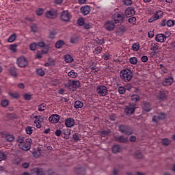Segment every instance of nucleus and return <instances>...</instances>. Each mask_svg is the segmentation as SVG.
Returning <instances> with one entry per match:
<instances>
[{"label":"nucleus","instance_id":"obj_46","mask_svg":"<svg viewBox=\"0 0 175 175\" xmlns=\"http://www.w3.org/2000/svg\"><path fill=\"white\" fill-rule=\"evenodd\" d=\"M126 89L124 86H119L118 88V92L119 94H124L126 92Z\"/></svg>","mask_w":175,"mask_h":175},{"label":"nucleus","instance_id":"obj_8","mask_svg":"<svg viewBox=\"0 0 175 175\" xmlns=\"http://www.w3.org/2000/svg\"><path fill=\"white\" fill-rule=\"evenodd\" d=\"M17 65L21 68H25L28 66V60L24 57H21L20 58H17Z\"/></svg>","mask_w":175,"mask_h":175},{"label":"nucleus","instance_id":"obj_40","mask_svg":"<svg viewBox=\"0 0 175 175\" xmlns=\"http://www.w3.org/2000/svg\"><path fill=\"white\" fill-rule=\"evenodd\" d=\"M102 51H103V47L102 46H97V47L95 48L94 54L98 55V54L101 53Z\"/></svg>","mask_w":175,"mask_h":175},{"label":"nucleus","instance_id":"obj_29","mask_svg":"<svg viewBox=\"0 0 175 175\" xmlns=\"http://www.w3.org/2000/svg\"><path fill=\"white\" fill-rule=\"evenodd\" d=\"M121 150V147L119 145H115L112 147V152L116 154L120 152Z\"/></svg>","mask_w":175,"mask_h":175},{"label":"nucleus","instance_id":"obj_56","mask_svg":"<svg viewBox=\"0 0 175 175\" xmlns=\"http://www.w3.org/2000/svg\"><path fill=\"white\" fill-rule=\"evenodd\" d=\"M78 42V38L77 37H72L70 38V43L71 44H76Z\"/></svg>","mask_w":175,"mask_h":175},{"label":"nucleus","instance_id":"obj_33","mask_svg":"<svg viewBox=\"0 0 175 175\" xmlns=\"http://www.w3.org/2000/svg\"><path fill=\"white\" fill-rule=\"evenodd\" d=\"M36 73L38 75L40 76V77H43L45 75V72L44 70H42V68H37L36 70Z\"/></svg>","mask_w":175,"mask_h":175},{"label":"nucleus","instance_id":"obj_39","mask_svg":"<svg viewBox=\"0 0 175 175\" xmlns=\"http://www.w3.org/2000/svg\"><path fill=\"white\" fill-rule=\"evenodd\" d=\"M77 24H78L80 27H82L85 25L84 19L82 17L79 18L78 21H77Z\"/></svg>","mask_w":175,"mask_h":175},{"label":"nucleus","instance_id":"obj_50","mask_svg":"<svg viewBox=\"0 0 175 175\" xmlns=\"http://www.w3.org/2000/svg\"><path fill=\"white\" fill-rule=\"evenodd\" d=\"M123 4L126 6H131L132 5V0H123Z\"/></svg>","mask_w":175,"mask_h":175},{"label":"nucleus","instance_id":"obj_52","mask_svg":"<svg viewBox=\"0 0 175 175\" xmlns=\"http://www.w3.org/2000/svg\"><path fill=\"white\" fill-rule=\"evenodd\" d=\"M128 22L131 24L135 25L136 18L135 16H133V17L129 18Z\"/></svg>","mask_w":175,"mask_h":175},{"label":"nucleus","instance_id":"obj_31","mask_svg":"<svg viewBox=\"0 0 175 175\" xmlns=\"http://www.w3.org/2000/svg\"><path fill=\"white\" fill-rule=\"evenodd\" d=\"M159 49V45L157 43H152L150 44V51H156Z\"/></svg>","mask_w":175,"mask_h":175},{"label":"nucleus","instance_id":"obj_13","mask_svg":"<svg viewBox=\"0 0 175 175\" xmlns=\"http://www.w3.org/2000/svg\"><path fill=\"white\" fill-rule=\"evenodd\" d=\"M46 16L50 19H55L57 16V12L55 10L47 11L46 13Z\"/></svg>","mask_w":175,"mask_h":175},{"label":"nucleus","instance_id":"obj_2","mask_svg":"<svg viewBox=\"0 0 175 175\" xmlns=\"http://www.w3.org/2000/svg\"><path fill=\"white\" fill-rule=\"evenodd\" d=\"M113 23L115 24H121L124 22V14L122 12H116L113 14Z\"/></svg>","mask_w":175,"mask_h":175},{"label":"nucleus","instance_id":"obj_63","mask_svg":"<svg viewBox=\"0 0 175 175\" xmlns=\"http://www.w3.org/2000/svg\"><path fill=\"white\" fill-rule=\"evenodd\" d=\"M10 96H11V97L14 98H19V94H18V93H16V92L10 93Z\"/></svg>","mask_w":175,"mask_h":175},{"label":"nucleus","instance_id":"obj_15","mask_svg":"<svg viewBox=\"0 0 175 175\" xmlns=\"http://www.w3.org/2000/svg\"><path fill=\"white\" fill-rule=\"evenodd\" d=\"M167 97V92L165 90H161L157 95V98L160 100H165Z\"/></svg>","mask_w":175,"mask_h":175},{"label":"nucleus","instance_id":"obj_4","mask_svg":"<svg viewBox=\"0 0 175 175\" xmlns=\"http://www.w3.org/2000/svg\"><path fill=\"white\" fill-rule=\"evenodd\" d=\"M119 131L126 135H131L133 133L131 128L124 124L119 126Z\"/></svg>","mask_w":175,"mask_h":175},{"label":"nucleus","instance_id":"obj_6","mask_svg":"<svg viewBox=\"0 0 175 175\" xmlns=\"http://www.w3.org/2000/svg\"><path fill=\"white\" fill-rule=\"evenodd\" d=\"M168 36H164L162 33H159L157 36H155V40L159 43H164L166 41L167 38H170L171 36V33H167Z\"/></svg>","mask_w":175,"mask_h":175},{"label":"nucleus","instance_id":"obj_44","mask_svg":"<svg viewBox=\"0 0 175 175\" xmlns=\"http://www.w3.org/2000/svg\"><path fill=\"white\" fill-rule=\"evenodd\" d=\"M175 24V21H172V20H169L166 22V25L167 27H172Z\"/></svg>","mask_w":175,"mask_h":175},{"label":"nucleus","instance_id":"obj_37","mask_svg":"<svg viewBox=\"0 0 175 175\" xmlns=\"http://www.w3.org/2000/svg\"><path fill=\"white\" fill-rule=\"evenodd\" d=\"M110 133L109 131L103 130L100 132V135L102 137H105Z\"/></svg>","mask_w":175,"mask_h":175},{"label":"nucleus","instance_id":"obj_9","mask_svg":"<svg viewBox=\"0 0 175 175\" xmlns=\"http://www.w3.org/2000/svg\"><path fill=\"white\" fill-rule=\"evenodd\" d=\"M163 13L161 10L157 11L152 17L148 19V23H152L153 21L159 20V18L163 16Z\"/></svg>","mask_w":175,"mask_h":175},{"label":"nucleus","instance_id":"obj_62","mask_svg":"<svg viewBox=\"0 0 175 175\" xmlns=\"http://www.w3.org/2000/svg\"><path fill=\"white\" fill-rule=\"evenodd\" d=\"M72 138H73V140H74L75 142H78V141L79 140V134H78V133H75V134L73 135Z\"/></svg>","mask_w":175,"mask_h":175},{"label":"nucleus","instance_id":"obj_59","mask_svg":"<svg viewBox=\"0 0 175 175\" xmlns=\"http://www.w3.org/2000/svg\"><path fill=\"white\" fill-rule=\"evenodd\" d=\"M31 30L33 33H36L38 31L37 26L36 25H33L31 26Z\"/></svg>","mask_w":175,"mask_h":175},{"label":"nucleus","instance_id":"obj_60","mask_svg":"<svg viewBox=\"0 0 175 175\" xmlns=\"http://www.w3.org/2000/svg\"><path fill=\"white\" fill-rule=\"evenodd\" d=\"M57 33L54 31H51L49 33V38L54 39L55 38Z\"/></svg>","mask_w":175,"mask_h":175},{"label":"nucleus","instance_id":"obj_54","mask_svg":"<svg viewBox=\"0 0 175 175\" xmlns=\"http://www.w3.org/2000/svg\"><path fill=\"white\" fill-rule=\"evenodd\" d=\"M157 117L159 118L160 120H163L166 118V114L163 113H159Z\"/></svg>","mask_w":175,"mask_h":175},{"label":"nucleus","instance_id":"obj_22","mask_svg":"<svg viewBox=\"0 0 175 175\" xmlns=\"http://www.w3.org/2000/svg\"><path fill=\"white\" fill-rule=\"evenodd\" d=\"M174 82V79L172 77H170L168 78H165L163 81V85L164 86L171 85Z\"/></svg>","mask_w":175,"mask_h":175},{"label":"nucleus","instance_id":"obj_3","mask_svg":"<svg viewBox=\"0 0 175 175\" xmlns=\"http://www.w3.org/2000/svg\"><path fill=\"white\" fill-rule=\"evenodd\" d=\"M136 109L137 105L135 103L129 104L127 106H126V108H124V113H126L127 116H131L134 113Z\"/></svg>","mask_w":175,"mask_h":175},{"label":"nucleus","instance_id":"obj_48","mask_svg":"<svg viewBox=\"0 0 175 175\" xmlns=\"http://www.w3.org/2000/svg\"><path fill=\"white\" fill-rule=\"evenodd\" d=\"M135 157L137 159H142L143 158V154L140 150H137L135 152Z\"/></svg>","mask_w":175,"mask_h":175},{"label":"nucleus","instance_id":"obj_27","mask_svg":"<svg viewBox=\"0 0 175 175\" xmlns=\"http://www.w3.org/2000/svg\"><path fill=\"white\" fill-rule=\"evenodd\" d=\"M10 74L14 77H17L18 74H17V69L15 67H12L10 69Z\"/></svg>","mask_w":175,"mask_h":175},{"label":"nucleus","instance_id":"obj_64","mask_svg":"<svg viewBox=\"0 0 175 175\" xmlns=\"http://www.w3.org/2000/svg\"><path fill=\"white\" fill-rule=\"evenodd\" d=\"M148 59V57H147L146 55H144V56H142V58H141V60H142V62H144V63L147 62Z\"/></svg>","mask_w":175,"mask_h":175},{"label":"nucleus","instance_id":"obj_24","mask_svg":"<svg viewBox=\"0 0 175 175\" xmlns=\"http://www.w3.org/2000/svg\"><path fill=\"white\" fill-rule=\"evenodd\" d=\"M158 69L161 75H164L167 72V69L165 68L162 64H159Z\"/></svg>","mask_w":175,"mask_h":175},{"label":"nucleus","instance_id":"obj_51","mask_svg":"<svg viewBox=\"0 0 175 175\" xmlns=\"http://www.w3.org/2000/svg\"><path fill=\"white\" fill-rule=\"evenodd\" d=\"M129 62H131V64L133 65H135L137 64V59L136 57H131V58H129Z\"/></svg>","mask_w":175,"mask_h":175},{"label":"nucleus","instance_id":"obj_45","mask_svg":"<svg viewBox=\"0 0 175 175\" xmlns=\"http://www.w3.org/2000/svg\"><path fill=\"white\" fill-rule=\"evenodd\" d=\"M83 27L85 29H92L93 27V24L92 23H85L83 25Z\"/></svg>","mask_w":175,"mask_h":175},{"label":"nucleus","instance_id":"obj_1","mask_svg":"<svg viewBox=\"0 0 175 175\" xmlns=\"http://www.w3.org/2000/svg\"><path fill=\"white\" fill-rule=\"evenodd\" d=\"M132 77H133V72H131V70L129 68L123 69L120 72V78L122 79L124 82H129L132 79Z\"/></svg>","mask_w":175,"mask_h":175},{"label":"nucleus","instance_id":"obj_28","mask_svg":"<svg viewBox=\"0 0 175 175\" xmlns=\"http://www.w3.org/2000/svg\"><path fill=\"white\" fill-rule=\"evenodd\" d=\"M65 44V42H64L62 40H59L56 44H55V47L59 49H61L64 45Z\"/></svg>","mask_w":175,"mask_h":175},{"label":"nucleus","instance_id":"obj_35","mask_svg":"<svg viewBox=\"0 0 175 175\" xmlns=\"http://www.w3.org/2000/svg\"><path fill=\"white\" fill-rule=\"evenodd\" d=\"M46 109V104H40L38 105V111H44Z\"/></svg>","mask_w":175,"mask_h":175},{"label":"nucleus","instance_id":"obj_21","mask_svg":"<svg viewBox=\"0 0 175 175\" xmlns=\"http://www.w3.org/2000/svg\"><path fill=\"white\" fill-rule=\"evenodd\" d=\"M80 10H81V13L83 15L89 14L90 12L91 11V10L88 5L81 7Z\"/></svg>","mask_w":175,"mask_h":175},{"label":"nucleus","instance_id":"obj_11","mask_svg":"<svg viewBox=\"0 0 175 175\" xmlns=\"http://www.w3.org/2000/svg\"><path fill=\"white\" fill-rule=\"evenodd\" d=\"M19 147L21 149L25 151H28L31 148V142L29 139H27L25 142L20 144Z\"/></svg>","mask_w":175,"mask_h":175},{"label":"nucleus","instance_id":"obj_36","mask_svg":"<svg viewBox=\"0 0 175 175\" xmlns=\"http://www.w3.org/2000/svg\"><path fill=\"white\" fill-rule=\"evenodd\" d=\"M17 47H18L17 44H12L10 46V50L15 53L16 51H17Z\"/></svg>","mask_w":175,"mask_h":175},{"label":"nucleus","instance_id":"obj_18","mask_svg":"<svg viewBox=\"0 0 175 175\" xmlns=\"http://www.w3.org/2000/svg\"><path fill=\"white\" fill-rule=\"evenodd\" d=\"M65 125L68 128H72L75 125V120L72 118H68L65 120Z\"/></svg>","mask_w":175,"mask_h":175},{"label":"nucleus","instance_id":"obj_20","mask_svg":"<svg viewBox=\"0 0 175 175\" xmlns=\"http://www.w3.org/2000/svg\"><path fill=\"white\" fill-rule=\"evenodd\" d=\"M75 172L79 175H85V169L80 165L77 166L75 168Z\"/></svg>","mask_w":175,"mask_h":175},{"label":"nucleus","instance_id":"obj_53","mask_svg":"<svg viewBox=\"0 0 175 175\" xmlns=\"http://www.w3.org/2000/svg\"><path fill=\"white\" fill-rule=\"evenodd\" d=\"M42 122H44V118L39 116V118L37 120H34V124L42 123Z\"/></svg>","mask_w":175,"mask_h":175},{"label":"nucleus","instance_id":"obj_12","mask_svg":"<svg viewBox=\"0 0 175 175\" xmlns=\"http://www.w3.org/2000/svg\"><path fill=\"white\" fill-rule=\"evenodd\" d=\"M115 22L113 21H107L105 24V29L107 31H113L116 27Z\"/></svg>","mask_w":175,"mask_h":175},{"label":"nucleus","instance_id":"obj_26","mask_svg":"<svg viewBox=\"0 0 175 175\" xmlns=\"http://www.w3.org/2000/svg\"><path fill=\"white\" fill-rule=\"evenodd\" d=\"M64 60L66 63L70 64L73 62V57L71 55H66L64 57Z\"/></svg>","mask_w":175,"mask_h":175},{"label":"nucleus","instance_id":"obj_42","mask_svg":"<svg viewBox=\"0 0 175 175\" xmlns=\"http://www.w3.org/2000/svg\"><path fill=\"white\" fill-rule=\"evenodd\" d=\"M9 105V101L8 100H2L1 101V105L2 107H8Z\"/></svg>","mask_w":175,"mask_h":175},{"label":"nucleus","instance_id":"obj_49","mask_svg":"<svg viewBox=\"0 0 175 175\" xmlns=\"http://www.w3.org/2000/svg\"><path fill=\"white\" fill-rule=\"evenodd\" d=\"M25 131L27 133V135H31L33 130H32V127L31 126H27L26 129H25Z\"/></svg>","mask_w":175,"mask_h":175},{"label":"nucleus","instance_id":"obj_41","mask_svg":"<svg viewBox=\"0 0 175 175\" xmlns=\"http://www.w3.org/2000/svg\"><path fill=\"white\" fill-rule=\"evenodd\" d=\"M131 100L134 102H139L140 100V97L137 94H134L131 96Z\"/></svg>","mask_w":175,"mask_h":175},{"label":"nucleus","instance_id":"obj_7","mask_svg":"<svg viewBox=\"0 0 175 175\" xmlns=\"http://www.w3.org/2000/svg\"><path fill=\"white\" fill-rule=\"evenodd\" d=\"M72 18L70 12L68 11H63L60 15V19L64 22H68Z\"/></svg>","mask_w":175,"mask_h":175},{"label":"nucleus","instance_id":"obj_47","mask_svg":"<svg viewBox=\"0 0 175 175\" xmlns=\"http://www.w3.org/2000/svg\"><path fill=\"white\" fill-rule=\"evenodd\" d=\"M7 159V154L3 152H0V162Z\"/></svg>","mask_w":175,"mask_h":175},{"label":"nucleus","instance_id":"obj_19","mask_svg":"<svg viewBox=\"0 0 175 175\" xmlns=\"http://www.w3.org/2000/svg\"><path fill=\"white\" fill-rule=\"evenodd\" d=\"M114 138L116 142L122 144L126 143L129 141V137H125L124 136H116Z\"/></svg>","mask_w":175,"mask_h":175},{"label":"nucleus","instance_id":"obj_14","mask_svg":"<svg viewBox=\"0 0 175 175\" xmlns=\"http://www.w3.org/2000/svg\"><path fill=\"white\" fill-rule=\"evenodd\" d=\"M80 86V83L79 81H68V88H79Z\"/></svg>","mask_w":175,"mask_h":175},{"label":"nucleus","instance_id":"obj_16","mask_svg":"<svg viewBox=\"0 0 175 175\" xmlns=\"http://www.w3.org/2000/svg\"><path fill=\"white\" fill-rule=\"evenodd\" d=\"M135 14V9L133 7H128L126 10L124 11V14L127 17H131Z\"/></svg>","mask_w":175,"mask_h":175},{"label":"nucleus","instance_id":"obj_23","mask_svg":"<svg viewBox=\"0 0 175 175\" xmlns=\"http://www.w3.org/2000/svg\"><path fill=\"white\" fill-rule=\"evenodd\" d=\"M142 108L144 111L149 112L152 110L151 105L150 103H144L143 104Z\"/></svg>","mask_w":175,"mask_h":175},{"label":"nucleus","instance_id":"obj_43","mask_svg":"<svg viewBox=\"0 0 175 175\" xmlns=\"http://www.w3.org/2000/svg\"><path fill=\"white\" fill-rule=\"evenodd\" d=\"M38 46H37V43H35V42H33V43H31V44H30V46H29V48L30 49V50L31 51H35L36 50V47H37Z\"/></svg>","mask_w":175,"mask_h":175},{"label":"nucleus","instance_id":"obj_5","mask_svg":"<svg viewBox=\"0 0 175 175\" xmlns=\"http://www.w3.org/2000/svg\"><path fill=\"white\" fill-rule=\"evenodd\" d=\"M96 93L99 94L100 96L104 97L108 94L107 87L105 85H99L96 87Z\"/></svg>","mask_w":175,"mask_h":175},{"label":"nucleus","instance_id":"obj_17","mask_svg":"<svg viewBox=\"0 0 175 175\" xmlns=\"http://www.w3.org/2000/svg\"><path fill=\"white\" fill-rule=\"evenodd\" d=\"M60 120V117L57 114H53L51 117L49 118V121L52 124H57Z\"/></svg>","mask_w":175,"mask_h":175},{"label":"nucleus","instance_id":"obj_30","mask_svg":"<svg viewBox=\"0 0 175 175\" xmlns=\"http://www.w3.org/2000/svg\"><path fill=\"white\" fill-rule=\"evenodd\" d=\"M68 76L72 79H76L78 77L77 72H75L73 70L68 72Z\"/></svg>","mask_w":175,"mask_h":175},{"label":"nucleus","instance_id":"obj_34","mask_svg":"<svg viewBox=\"0 0 175 175\" xmlns=\"http://www.w3.org/2000/svg\"><path fill=\"white\" fill-rule=\"evenodd\" d=\"M17 38V36H16V34H13L12 36H10L8 38V42L9 43H13L15 40Z\"/></svg>","mask_w":175,"mask_h":175},{"label":"nucleus","instance_id":"obj_55","mask_svg":"<svg viewBox=\"0 0 175 175\" xmlns=\"http://www.w3.org/2000/svg\"><path fill=\"white\" fill-rule=\"evenodd\" d=\"M25 141V137H18L17 138V142L23 144L24 143Z\"/></svg>","mask_w":175,"mask_h":175},{"label":"nucleus","instance_id":"obj_57","mask_svg":"<svg viewBox=\"0 0 175 175\" xmlns=\"http://www.w3.org/2000/svg\"><path fill=\"white\" fill-rule=\"evenodd\" d=\"M23 98H25V100H30L31 98V95L29 94H25L23 95Z\"/></svg>","mask_w":175,"mask_h":175},{"label":"nucleus","instance_id":"obj_25","mask_svg":"<svg viewBox=\"0 0 175 175\" xmlns=\"http://www.w3.org/2000/svg\"><path fill=\"white\" fill-rule=\"evenodd\" d=\"M83 107V103L80 100H76L74 103V107L76 109H81Z\"/></svg>","mask_w":175,"mask_h":175},{"label":"nucleus","instance_id":"obj_10","mask_svg":"<svg viewBox=\"0 0 175 175\" xmlns=\"http://www.w3.org/2000/svg\"><path fill=\"white\" fill-rule=\"evenodd\" d=\"M1 137L6 140V142H12L15 139L13 135H10L8 132H1Z\"/></svg>","mask_w":175,"mask_h":175},{"label":"nucleus","instance_id":"obj_61","mask_svg":"<svg viewBox=\"0 0 175 175\" xmlns=\"http://www.w3.org/2000/svg\"><path fill=\"white\" fill-rule=\"evenodd\" d=\"M49 47L44 46V47H43V49H42V54H46V53H49Z\"/></svg>","mask_w":175,"mask_h":175},{"label":"nucleus","instance_id":"obj_38","mask_svg":"<svg viewBox=\"0 0 175 175\" xmlns=\"http://www.w3.org/2000/svg\"><path fill=\"white\" fill-rule=\"evenodd\" d=\"M140 46L139 44L134 43L132 45V49L133 51H138L139 50Z\"/></svg>","mask_w":175,"mask_h":175},{"label":"nucleus","instance_id":"obj_58","mask_svg":"<svg viewBox=\"0 0 175 175\" xmlns=\"http://www.w3.org/2000/svg\"><path fill=\"white\" fill-rule=\"evenodd\" d=\"M44 13V10L42 8H38L36 10V14L38 16H41Z\"/></svg>","mask_w":175,"mask_h":175},{"label":"nucleus","instance_id":"obj_32","mask_svg":"<svg viewBox=\"0 0 175 175\" xmlns=\"http://www.w3.org/2000/svg\"><path fill=\"white\" fill-rule=\"evenodd\" d=\"M171 142L172 141L169 140L167 138H164L161 139V144H163L165 146H167L171 144Z\"/></svg>","mask_w":175,"mask_h":175}]
</instances>
